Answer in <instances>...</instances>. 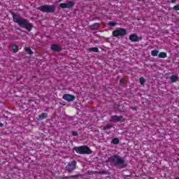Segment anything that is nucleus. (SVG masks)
I'll list each match as a JSON object with an SVG mask.
<instances>
[{
    "instance_id": "obj_23",
    "label": "nucleus",
    "mask_w": 179,
    "mask_h": 179,
    "mask_svg": "<svg viewBox=\"0 0 179 179\" xmlns=\"http://www.w3.org/2000/svg\"><path fill=\"white\" fill-rule=\"evenodd\" d=\"M77 177H78V175H73L71 176H65L64 178H65V179L76 178Z\"/></svg>"
},
{
    "instance_id": "obj_22",
    "label": "nucleus",
    "mask_w": 179,
    "mask_h": 179,
    "mask_svg": "<svg viewBox=\"0 0 179 179\" xmlns=\"http://www.w3.org/2000/svg\"><path fill=\"white\" fill-rule=\"evenodd\" d=\"M108 25L111 26V27H114L115 26H117V22L110 21L108 22Z\"/></svg>"
},
{
    "instance_id": "obj_5",
    "label": "nucleus",
    "mask_w": 179,
    "mask_h": 179,
    "mask_svg": "<svg viewBox=\"0 0 179 179\" xmlns=\"http://www.w3.org/2000/svg\"><path fill=\"white\" fill-rule=\"evenodd\" d=\"M113 37H124L127 36V29L124 28H117L112 32Z\"/></svg>"
},
{
    "instance_id": "obj_21",
    "label": "nucleus",
    "mask_w": 179,
    "mask_h": 179,
    "mask_svg": "<svg viewBox=\"0 0 179 179\" xmlns=\"http://www.w3.org/2000/svg\"><path fill=\"white\" fill-rule=\"evenodd\" d=\"M113 128V125L111 124H107L103 127V131H107L108 129H111Z\"/></svg>"
},
{
    "instance_id": "obj_13",
    "label": "nucleus",
    "mask_w": 179,
    "mask_h": 179,
    "mask_svg": "<svg viewBox=\"0 0 179 179\" xmlns=\"http://www.w3.org/2000/svg\"><path fill=\"white\" fill-rule=\"evenodd\" d=\"M172 83H176V82H178V76L176 75H173L170 78Z\"/></svg>"
},
{
    "instance_id": "obj_17",
    "label": "nucleus",
    "mask_w": 179,
    "mask_h": 179,
    "mask_svg": "<svg viewBox=\"0 0 179 179\" xmlns=\"http://www.w3.org/2000/svg\"><path fill=\"white\" fill-rule=\"evenodd\" d=\"M11 48L14 52H17V51H19V47L16 44L13 45Z\"/></svg>"
},
{
    "instance_id": "obj_1",
    "label": "nucleus",
    "mask_w": 179,
    "mask_h": 179,
    "mask_svg": "<svg viewBox=\"0 0 179 179\" xmlns=\"http://www.w3.org/2000/svg\"><path fill=\"white\" fill-rule=\"evenodd\" d=\"M13 19L15 23L22 27V29H26L28 31H31L33 29V24L29 22V20L26 18H22L16 14H13Z\"/></svg>"
},
{
    "instance_id": "obj_20",
    "label": "nucleus",
    "mask_w": 179,
    "mask_h": 179,
    "mask_svg": "<svg viewBox=\"0 0 179 179\" xmlns=\"http://www.w3.org/2000/svg\"><path fill=\"white\" fill-rule=\"evenodd\" d=\"M112 143H113V145H118V143H120V139H118V138H114L112 139Z\"/></svg>"
},
{
    "instance_id": "obj_10",
    "label": "nucleus",
    "mask_w": 179,
    "mask_h": 179,
    "mask_svg": "<svg viewBox=\"0 0 179 179\" xmlns=\"http://www.w3.org/2000/svg\"><path fill=\"white\" fill-rule=\"evenodd\" d=\"M122 122H125V119H123V117L122 116H118L117 115H113L111 116V120L110 121H113V122H120V121H121Z\"/></svg>"
},
{
    "instance_id": "obj_19",
    "label": "nucleus",
    "mask_w": 179,
    "mask_h": 179,
    "mask_svg": "<svg viewBox=\"0 0 179 179\" xmlns=\"http://www.w3.org/2000/svg\"><path fill=\"white\" fill-rule=\"evenodd\" d=\"M25 51L27 52V54H29V55H33L34 52L31 51V49L29 47L25 48Z\"/></svg>"
},
{
    "instance_id": "obj_27",
    "label": "nucleus",
    "mask_w": 179,
    "mask_h": 179,
    "mask_svg": "<svg viewBox=\"0 0 179 179\" xmlns=\"http://www.w3.org/2000/svg\"><path fill=\"white\" fill-rule=\"evenodd\" d=\"M120 83H125V80L124 78L120 79Z\"/></svg>"
},
{
    "instance_id": "obj_15",
    "label": "nucleus",
    "mask_w": 179,
    "mask_h": 179,
    "mask_svg": "<svg viewBox=\"0 0 179 179\" xmlns=\"http://www.w3.org/2000/svg\"><path fill=\"white\" fill-rule=\"evenodd\" d=\"M88 51L90 52H99V48H88Z\"/></svg>"
},
{
    "instance_id": "obj_28",
    "label": "nucleus",
    "mask_w": 179,
    "mask_h": 179,
    "mask_svg": "<svg viewBox=\"0 0 179 179\" xmlns=\"http://www.w3.org/2000/svg\"><path fill=\"white\" fill-rule=\"evenodd\" d=\"M176 0H171V3H176Z\"/></svg>"
},
{
    "instance_id": "obj_32",
    "label": "nucleus",
    "mask_w": 179,
    "mask_h": 179,
    "mask_svg": "<svg viewBox=\"0 0 179 179\" xmlns=\"http://www.w3.org/2000/svg\"><path fill=\"white\" fill-rule=\"evenodd\" d=\"M176 179H179V178H176Z\"/></svg>"
},
{
    "instance_id": "obj_6",
    "label": "nucleus",
    "mask_w": 179,
    "mask_h": 179,
    "mask_svg": "<svg viewBox=\"0 0 179 179\" xmlns=\"http://www.w3.org/2000/svg\"><path fill=\"white\" fill-rule=\"evenodd\" d=\"M77 164L78 162L76 160L68 162L67 165L66 166V170L67 173H72V171H75V170H76Z\"/></svg>"
},
{
    "instance_id": "obj_18",
    "label": "nucleus",
    "mask_w": 179,
    "mask_h": 179,
    "mask_svg": "<svg viewBox=\"0 0 179 179\" xmlns=\"http://www.w3.org/2000/svg\"><path fill=\"white\" fill-rule=\"evenodd\" d=\"M159 55V50H154L151 51V55L152 57H157V55Z\"/></svg>"
},
{
    "instance_id": "obj_30",
    "label": "nucleus",
    "mask_w": 179,
    "mask_h": 179,
    "mask_svg": "<svg viewBox=\"0 0 179 179\" xmlns=\"http://www.w3.org/2000/svg\"><path fill=\"white\" fill-rule=\"evenodd\" d=\"M132 110H137V108H136V107H133V108H132Z\"/></svg>"
},
{
    "instance_id": "obj_11",
    "label": "nucleus",
    "mask_w": 179,
    "mask_h": 179,
    "mask_svg": "<svg viewBox=\"0 0 179 179\" xmlns=\"http://www.w3.org/2000/svg\"><path fill=\"white\" fill-rule=\"evenodd\" d=\"M52 51H55V52H59L61 50H62V48L57 44H52L50 47Z\"/></svg>"
},
{
    "instance_id": "obj_31",
    "label": "nucleus",
    "mask_w": 179,
    "mask_h": 179,
    "mask_svg": "<svg viewBox=\"0 0 179 179\" xmlns=\"http://www.w3.org/2000/svg\"><path fill=\"white\" fill-rule=\"evenodd\" d=\"M0 127H3V124L0 123Z\"/></svg>"
},
{
    "instance_id": "obj_12",
    "label": "nucleus",
    "mask_w": 179,
    "mask_h": 179,
    "mask_svg": "<svg viewBox=\"0 0 179 179\" xmlns=\"http://www.w3.org/2000/svg\"><path fill=\"white\" fill-rule=\"evenodd\" d=\"M99 27H100V23L99 22H96L90 26V30H98Z\"/></svg>"
},
{
    "instance_id": "obj_7",
    "label": "nucleus",
    "mask_w": 179,
    "mask_h": 179,
    "mask_svg": "<svg viewBox=\"0 0 179 179\" xmlns=\"http://www.w3.org/2000/svg\"><path fill=\"white\" fill-rule=\"evenodd\" d=\"M59 6L62 9H71V8L75 6V3L72 1H69L66 3H61Z\"/></svg>"
},
{
    "instance_id": "obj_4",
    "label": "nucleus",
    "mask_w": 179,
    "mask_h": 179,
    "mask_svg": "<svg viewBox=\"0 0 179 179\" xmlns=\"http://www.w3.org/2000/svg\"><path fill=\"white\" fill-rule=\"evenodd\" d=\"M38 10L44 13H54L55 12V6L54 5H43L38 8Z\"/></svg>"
},
{
    "instance_id": "obj_29",
    "label": "nucleus",
    "mask_w": 179,
    "mask_h": 179,
    "mask_svg": "<svg viewBox=\"0 0 179 179\" xmlns=\"http://www.w3.org/2000/svg\"><path fill=\"white\" fill-rule=\"evenodd\" d=\"M20 79H22V77H20V78L17 77V80H20Z\"/></svg>"
},
{
    "instance_id": "obj_2",
    "label": "nucleus",
    "mask_w": 179,
    "mask_h": 179,
    "mask_svg": "<svg viewBox=\"0 0 179 179\" xmlns=\"http://www.w3.org/2000/svg\"><path fill=\"white\" fill-rule=\"evenodd\" d=\"M107 162L109 163L110 166H115V167H117V166H120L122 169L127 167L125 160L117 155H112L108 157Z\"/></svg>"
},
{
    "instance_id": "obj_8",
    "label": "nucleus",
    "mask_w": 179,
    "mask_h": 179,
    "mask_svg": "<svg viewBox=\"0 0 179 179\" xmlns=\"http://www.w3.org/2000/svg\"><path fill=\"white\" fill-rule=\"evenodd\" d=\"M129 40L131 43H138V41H141L142 40V36H138L137 34H133L129 36Z\"/></svg>"
},
{
    "instance_id": "obj_25",
    "label": "nucleus",
    "mask_w": 179,
    "mask_h": 179,
    "mask_svg": "<svg viewBox=\"0 0 179 179\" xmlns=\"http://www.w3.org/2000/svg\"><path fill=\"white\" fill-rule=\"evenodd\" d=\"M173 10H179V6H175L173 7Z\"/></svg>"
},
{
    "instance_id": "obj_26",
    "label": "nucleus",
    "mask_w": 179,
    "mask_h": 179,
    "mask_svg": "<svg viewBox=\"0 0 179 179\" xmlns=\"http://www.w3.org/2000/svg\"><path fill=\"white\" fill-rule=\"evenodd\" d=\"M71 134H72L73 136H78V132H76V131H71Z\"/></svg>"
},
{
    "instance_id": "obj_3",
    "label": "nucleus",
    "mask_w": 179,
    "mask_h": 179,
    "mask_svg": "<svg viewBox=\"0 0 179 179\" xmlns=\"http://www.w3.org/2000/svg\"><path fill=\"white\" fill-rule=\"evenodd\" d=\"M74 150L79 155H92V150L86 145L75 147Z\"/></svg>"
},
{
    "instance_id": "obj_16",
    "label": "nucleus",
    "mask_w": 179,
    "mask_h": 179,
    "mask_svg": "<svg viewBox=\"0 0 179 179\" xmlns=\"http://www.w3.org/2000/svg\"><path fill=\"white\" fill-rule=\"evenodd\" d=\"M159 58H166L167 57V53L164 52H161L159 55H158Z\"/></svg>"
},
{
    "instance_id": "obj_24",
    "label": "nucleus",
    "mask_w": 179,
    "mask_h": 179,
    "mask_svg": "<svg viewBox=\"0 0 179 179\" xmlns=\"http://www.w3.org/2000/svg\"><path fill=\"white\" fill-rule=\"evenodd\" d=\"M139 80H140L141 85H143L145 83V78L143 77H141L139 78Z\"/></svg>"
},
{
    "instance_id": "obj_14",
    "label": "nucleus",
    "mask_w": 179,
    "mask_h": 179,
    "mask_svg": "<svg viewBox=\"0 0 179 179\" xmlns=\"http://www.w3.org/2000/svg\"><path fill=\"white\" fill-rule=\"evenodd\" d=\"M47 117H48V113H43L38 115V120H45V118H47Z\"/></svg>"
},
{
    "instance_id": "obj_9",
    "label": "nucleus",
    "mask_w": 179,
    "mask_h": 179,
    "mask_svg": "<svg viewBox=\"0 0 179 179\" xmlns=\"http://www.w3.org/2000/svg\"><path fill=\"white\" fill-rule=\"evenodd\" d=\"M76 97L74 95L69 94H65L63 95V99L66 101H69L71 103V101H73Z\"/></svg>"
}]
</instances>
